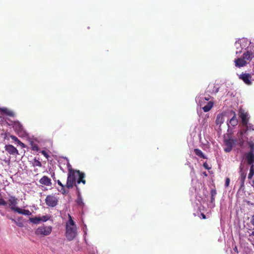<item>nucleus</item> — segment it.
Instances as JSON below:
<instances>
[{"label": "nucleus", "instance_id": "obj_10", "mask_svg": "<svg viewBox=\"0 0 254 254\" xmlns=\"http://www.w3.org/2000/svg\"><path fill=\"white\" fill-rule=\"evenodd\" d=\"M240 177L239 181L240 184V189H243L245 186V181L246 178V173L243 170V167L242 166L240 167Z\"/></svg>", "mask_w": 254, "mask_h": 254}, {"label": "nucleus", "instance_id": "obj_31", "mask_svg": "<svg viewBox=\"0 0 254 254\" xmlns=\"http://www.w3.org/2000/svg\"><path fill=\"white\" fill-rule=\"evenodd\" d=\"M230 180L229 178H227L225 180V186L228 187L230 184Z\"/></svg>", "mask_w": 254, "mask_h": 254}, {"label": "nucleus", "instance_id": "obj_23", "mask_svg": "<svg viewBox=\"0 0 254 254\" xmlns=\"http://www.w3.org/2000/svg\"><path fill=\"white\" fill-rule=\"evenodd\" d=\"M29 221L34 224H39L40 221V217H35L34 218H30Z\"/></svg>", "mask_w": 254, "mask_h": 254}, {"label": "nucleus", "instance_id": "obj_36", "mask_svg": "<svg viewBox=\"0 0 254 254\" xmlns=\"http://www.w3.org/2000/svg\"><path fill=\"white\" fill-rule=\"evenodd\" d=\"M67 169H68V172H69L70 169L73 170L72 168L71 165L69 163L67 164Z\"/></svg>", "mask_w": 254, "mask_h": 254}, {"label": "nucleus", "instance_id": "obj_40", "mask_svg": "<svg viewBox=\"0 0 254 254\" xmlns=\"http://www.w3.org/2000/svg\"><path fill=\"white\" fill-rule=\"evenodd\" d=\"M251 235L254 236V231L252 232V233H251Z\"/></svg>", "mask_w": 254, "mask_h": 254}, {"label": "nucleus", "instance_id": "obj_34", "mask_svg": "<svg viewBox=\"0 0 254 254\" xmlns=\"http://www.w3.org/2000/svg\"><path fill=\"white\" fill-rule=\"evenodd\" d=\"M203 166L207 170H209L210 169V167L208 166V165L206 162L204 163Z\"/></svg>", "mask_w": 254, "mask_h": 254}, {"label": "nucleus", "instance_id": "obj_17", "mask_svg": "<svg viewBox=\"0 0 254 254\" xmlns=\"http://www.w3.org/2000/svg\"><path fill=\"white\" fill-rule=\"evenodd\" d=\"M224 122L223 115L222 114H219L217 115L216 119V124L217 125L221 126Z\"/></svg>", "mask_w": 254, "mask_h": 254}, {"label": "nucleus", "instance_id": "obj_37", "mask_svg": "<svg viewBox=\"0 0 254 254\" xmlns=\"http://www.w3.org/2000/svg\"><path fill=\"white\" fill-rule=\"evenodd\" d=\"M215 200V196H211V201L212 202Z\"/></svg>", "mask_w": 254, "mask_h": 254}, {"label": "nucleus", "instance_id": "obj_30", "mask_svg": "<svg viewBox=\"0 0 254 254\" xmlns=\"http://www.w3.org/2000/svg\"><path fill=\"white\" fill-rule=\"evenodd\" d=\"M12 220L19 227H22L23 226V224L22 222H17L15 220L12 219Z\"/></svg>", "mask_w": 254, "mask_h": 254}, {"label": "nucleus", "instance_id": "obj_16", "mask_svg": "<svg viewBox=\"0 0 254 254\" xmlns=\"http://www.w3.org/2000/svg\"><path fill=\"white\" fill-rule=\"evenodd\" d=\"M232 113L233 114V117L230 120L229 123L228 124V126L229 124L231 125L232 127H235L238 124V120L236 118V115L235 112H232Z\"/></svg>", "mask_w": 254, "mask_h": 254}, {"label": "nucleus", "instance_id": "obj_25", "mask_svg": "<svg viewBox=\"0 0 254 254\" xmlns=\"http://www.w3.org/2000/svg\"><path fill=\"white\" fill-rule=\"evenodd\" d=\"M58 184L61 187V190L60 191L63 193L64 194L66 193L64 187L65 186L61 183V182L60 180H58L57 181Z\"/></svg>", "mask_w": 254, "mask_h": 254}, {"label": "nucleus", "instance_id": "obj_28", "mask_svg": "<svg viewBox=\"0 0 254 254\" xmlns=\"http://www.w3.org/2000/svg\"><path fill=\"white\" fill-rule=\"evenodd\" d=\"M210 98V95H208L207 97H205L204 98H201L200 100V104L202 103L205 102L206 101H208Z\"/></svg>", "mask_w": 254, "mask_h": 254}, {"label": "nucleus", "instance_id": "obj_1", "mask_svg": "<svg viewBox=\"0 0 254 254\" xmlns=\"http://www.w3.org/2000/svg\"><path fill=\"white\" fill-rule=\"evenodd\" d=\"M85 174L80 172L79 170H71L70 169L69 172H68V176L67 179V182L65 187L68 189H71L74 186L76 187V189L78 190L77 184H79L81 183L83 185L86 184L85 178Z\"/></svg>", "mask_w": 254, "mask_h": 254}, {"label": "nucleus", "instance_id": "obj_35", "mask_svg": "<svg viewBox=\"0 0 254 254\" xmlns=\"http://www.w3.org/2000/svg\"><path fill=\"white\" fill-rule=\"evenodd\" d=\"M251 223L254 226V214L252 216Z\"/></svg>", "mask_w": 254, "mask_h": 254}, {"label": "nucleus", "instance_id": "obj_2", "mask_svg": "<svg viewBox=\"0 0 254 254\" xmlns=\"http://www.w3.org/2000/svg\"><path fill=\"white\" fill-rule=\"evenodd\" d=\"M69 220L66 224L65 236L68 241H72L76 236V227L71 216L68 214Z\"/></svg>", "mask_w": 254, "mask_h": 254}, {"label": "nucleus", "instance_id": "obj_7", "mask_svg": "<svg viewBox=\"0 0 254 254\" xmlns=\"http://www.w3.org/2000/svg\"><path fill=\"white\" fill-rule=\"evenodd\" d=\"M254 58V45H250L247 50V51L244 53V58L247 61H251Z\"/></svg>", "mask_w": 254, "mask_h": 254}, {"label": "nucleus", "instance_id": "obj_14", "mask_svg": "<svg viewBox=\"0 0 254 254\" xmlns=\"http://www.w3.org/2000/svg\"><path fill=\"white\" fill-rule=\"evenodd\" d=\"M39 183L44 186H51L52 185L51 180L48 176H44L39 180Z\"/></svg>", "mask_w": 254, "mask_h": 254}, {"label": "nucleus", "instance_id": "obj_3", "mask_svg": "<svg viewBox=\"0 0 254 254\" xmlns=\"http://www.w3.org/2000/svg\"><path fill=\"white\" fill-rule=\"evenodd\" d=\"M18 199L15 197L13 196H10L8 199V203L9 205L10 206V209L18 214H23L24 215L30 216L32 214L31 212L28 209H22L18 207H16V205L17 204Z\"/></svg>", "mask_w": 254, "mask_h": 254}, {"label": "nucleus", "instance_id": "obj_33", "mask_svg": "<svg viewBox=\"0 0 254 254\" xmlns=\"http://www.w3.org/2000/svg\"><path fill=\"white\" fill-rule=\"evenodd\" d=\"M217 194L216 190L215 189H212L211 190V196H215Z\"/></svg>", "mask_w": 254, "mask_h": 254}, {"label": "nucleus", "instance_id": "obj_18", "mask_svg": "<svg viewBox=\"0 0 254 254\" xmlns=\"http://www.w3.org/2000/svg\"><path fill=\"white\" fill-rule=\"evenodd\" d=\"M77 190V199L76 200V202L77 205H78L80 206H83L84 205V202L83 201L82 198L80 193L79 192V189Z\"/></svg>", "mask_w": 254, "mask_h": 254}, {"label": "nucleus", "instance_id": "obj_20", "mask_svg": "<svg viewBox=\"0 0 254 254\" xmlns=\"http://www.w3.org/2000/svg\"><path fill=\"white\" fill-rule=\"evenodd\" d=\"M10 138L17 143L20 145L22 148H25L26 145L24 143H22L17 137L14 135H11Z\"/></svg>", "mask_w": 254, "mask_h": 254}, {"label": "nucleus", "instance_id": "obj_9", "mask_svg": "<svg viewBox=\"0 0 254 254\" xmlns=\"http://www.w3.org/2000/svg\"><path fill=\"white\" fill-rule=\"evenodd\" d=\"M245 157L248 165H250L251 166L254 165V153L253 146H251V150L246 154Z\"/></svg>", "mask_w": 254, "mask_h": 254}, {"label": "nucleus", "instance_id": "obj_22", "mask_svg": "<svg viewBox=\"0 0 254 254\" xmlns=\"http://www.w3.org/2000/svg\"><path fill=\"white\" fill-rule=\"evenodd\" d=\"M32 166L33 167H42V163L41 162L39 161L38 160H37L36 158H35L32 162Z\"/></svg>", "mask_w": 254, "mask_h": 254}, {"label": "nucleus", "instance_id": "obj_32", "mask_svg": "<svg viewBox=\"0 0 254 254\" xmlns=\"http://www.w3.org/2000/svg\"><path fill=\"white\" fill-rule=\"evenodd\" d=\"M7 204L6 202L2 198L0 199V205H6Z\"/></svg>", "mask_w": 254, "mask_h": 254}, {"label": "nucleus", "instance_id": "obj_12", "mask_svg": "<svg viewBox=\"0 0 254 254\" xmlns=\"http://www.w3.org/2000/svg\"><path fill=\"white\" fill-rule=\"evenodd\" d=\"M247 60L244 58V55L242 58H238L235 60V66L238 67H243L245 66L247 64Z\"/></svg>", "mask_w": 254, "mask_h": 254}, {"label": "nucleus", "instance_id": "obj_6", "mask_svg": "<svg viewBox=\"0 0 254 254\" xmlns=\"http://www.w3.org/2000/svg\"><path fill=\"white\" fill-rule=\"evenodd\" d=\"M237 139H233L231 138L224 139V143L226 147L224 148L225 152H230L232 150L234 145L237 142Z\"/></svg>", "mask_w": 254, "mask_h": 254}, {"label": "nucleus", "instance_id": "obj_15", "mask_svg": "<svg viewBox=\"0 0 254 254\" xmlns=\"http://www.w3.org/2000/svg\"><path fill=\"white\" fill-rule=\"evenodd\" d=\"M0 112L9 117H12L14 116V113L13 112L6 108H0Z\"/></svg>", "mask_w": 254, "mask_h": 254}, {"label": "nucleus", "instance_id": "obj_5", "mask_svg": "<svg viewBox=\"0 0 254 254\" xmlns=\"http://www.w3.org/2000/svg\"><path fill=\"white\" fill-rule=\"evenodd\" d=\"M58 199L55 194L48 195L45 199L46 205L51 207H55L58 204Z\"/></svg>", "mask_w": 254, "mask_h": 254}, {"label": "nucleus", "instance_id": "obj_29", "mask_svg": "<svg viewBox=\"0 0 254 254\" xmlns=\"http://www.w3.org/2000/svg\"><path fill=\"white\" fill-rule=\"evenodd\" d=\"M41 153L47 159H49L50 156L48 155V153L45 150H42Z\"/></svg>", "mask_w": 254, "mask_h": 254}, {"label": "nucleus", "instance_id": "obj_19", "mask_svg": "<svg viewBox=\"0 0 254 254\" xmlns=\"http://www.w3.org/2000/svg\"><path fill=\"white\" fill-rule=\"evenodd\" d=\"M213 106V102L209 101L207 103V105L202 107V109L204 112H208Z\"/></svg>", "mask_w": 254, "mask_h": 254}, {"label": "nucleus", "instance_id": "obj_27", "mask_svg": "<svg viewBox=\"0 0 254 254\" xmlns=\"http://www.w3.org/2000/svg\"><path fill=\"white\" fill-rule=\"evenodd\" d=\"M31 149L33 151H38L39 150V148L37 144L32 143L31 144Z\"/></svg>", "mask_w": 254, "mask_h": 254}, {"label": "nucleus", "instance_id": "obj_8", "mask_svg": "<svg viewBox=\"0 0 254 254\" xmlns=\"http://www.w3.org/2000/svg\"><path fill=\"white\" fill-rule=\"evenodd\" d=\"M4 149L8 154L13 157H16L17 155H19L18 150L12 145H5Z\"/></svg>", "mask_w": 254, "mask_h": 254}, {"label": "nucleus", "instance_id": "obj_21", "mask_svg": "<svg viewBox=\"0 0 254 254\" xmlns=\"http://www.w3.org/2000/svg\"><path fill=\"white\" fill-rule=\"evenodd\" d=\"M194 152L197 156H198L200 158H203V159L206 158V157L204 155V154L201 151V150L199 149H197V148L194 149Z\"/></svg>", "mask_w": 254, "mask_h": 254}, {"label": "nucleus", "instance_id": "obj_11", "mask_svg": "<svg viewBox=\"0 0 254 254\" xmlns=\"http://www.w3.org/2000/svg\"><path fill=\"white\" fill-rule=\"evenodd\" d=\"M239 78L242 80L246 84L251 85L252 82L251 81L252 76L249 73H242L239 76Z\"/></svg>", "mask_w": 254, "mask_h": 254}, {"label": "nucleus", "instance_id": "obj_26", "mask_svg": "<svg viewBox=\"0 0 254 254\" xmlns=\"http://www.w3.org/2000/svg\"><path fill=\"white\" fill-rule=\"evenodd\" d=\"M51 216L50 215H46L40 217V221L42 222H46L51 218Z\"/></svg>", "mask_w": 254, "mask_h": 254}, {"label": "nucleus", "instance_id": "obj_13", "mask_svg": "<svg viewBox=\"0 0 254 254\" xmlns=\"http://www.w3.org/2000/svg\"><path fill=\"white\" fill-rule=\"evenodd\" d=\"M239 116L242 120V123L244 126H246L248 122L247 118L248 115L244 110H240L239 112Z\"/></svg>", "mask_w": 254, "mask_h": 254}, {"label": "nucleus", "instance_id": "obj_39", "mask_svg": "<svg viewBox=\"0 0 254 254\" xmlns=\"http://www.w3.org/2000/svg\"><path fill=\"white\" fill-rule=\"evenodd\" d=\"M219 91V88H216V89H215V93H216L218 92Z\"/></svg>", "mask_w": 254, "mask_h": 254}, {"label": "nucleus", "instance_id": "obj_4", "mask_svg": "<svg viewBox=\"0 0 254 254\" xmlns=\"http://www.w3.org/2000/svg\"><path fill=\"white\" fill-rule=\"evenodd\" d=\"M52 226H46L45 225H43L39 227L35 230V234L38 236H48L50 235L52 232Z\"/></svg>", "mask_w": 254, "mask_h": 254}, {"label": "nucleus", "instance_id": "obj_24", "mask_svg": "<svg viewBox=\"0 0 254 254\" xmlns=\"http://www.w3.org/2000/svg\"><path fill=\"white\" fill-rule=\"evenodd\" d=\"M254 175V165L250 166V173L248 174V179L251 180Z\"/></svg>", "mask_w": 254, "mask_h": 254}, {"label": "nucleus", "instance_id": "obj_38", "mask_svg": "<svg viewBox=\"0 0 254 254\" xmlns=\"http://www.w3.org/2000/svg\"><path fill=\"white\" fill-rule=\"evenodd\" d=\"M201 216H202V219H205L206 218V216L205 215H204L203 213H201Z\"/></svg>", "mask_w": 254, "mask_h": 254}]
</instances>
